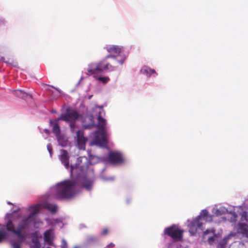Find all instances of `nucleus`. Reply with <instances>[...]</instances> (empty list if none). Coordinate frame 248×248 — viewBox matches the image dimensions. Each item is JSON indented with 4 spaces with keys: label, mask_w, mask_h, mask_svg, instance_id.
<instances>
[{
    "label": "nucleus",
    "mask_w": 248,
    "mask_h": 248,
    "mask_svg": "<svg viewBox=\"0 0 248 248\" xmlns=\"http://www.w3.org/2000/svg\"><path fill=\"white\" fill-rule=\"evenodd\" d=\"M105 59L96 62H92L88 64L87 72L88 76L104 72H111L116 70L117 67L108 62Z\"/></svg>",
    "instance_id": "39448f33"
},
{
    "label": "nucleus",
    "mask_w": 248,
    "mask_h": 248,
    "mask_svg": "<svg viewBox=\"0 0 248 248\" xmlns=\"http://www.w3.org/2000/svg\"><path fill=\"white\" fill-rule=\"evenodd\" d=\"M44 131L47 135H49L50 133V131L46 129H45Z\"/></svg>",
    "instance_id": "72a5a7b5"
},
{
    "label": "nucleus",
    "mask_w": 248,
    "mask_h": 248,
    "mask_svg": "<svg viewBox=\"0 0 248 248\" xmlns=\"http://www.w3.org/2000/svg\"><path fill=\"white\" fill-rule=\"evenodd\" d=\"M203 234L204 238H205L207 235L210 234V235L208 237V241L210 245H212L216 238L218 237L217 235L215 233V230L213 229H207L203 232Z\"/></svg>",
    "instance_id": "f8f14e48"
},
{
    "label": "nucleus",
    "mask_w": 248,
    "mask_h": 248,
    "mask_svg": "<svg viewBox=\"0 0 248 248\" xmlns=\"http://www.w3.org/2000/svg\"><path fill=\"white\" fill-rule=\"evenodd\" d=\"M131 198H129V197H128L126 198V202L127 204H129L130 203V202H131Z\"/></svg>",
    "instance_id": "473e14b6"
},
{
    "label": "nucleus",
    "mask_w": 248,
    "mask_h": 248,
    "mask_svg": "<svg viewBox=\"0 0 248 248\" xmlns=\"http://www.w3.org/2000/svg\"><path fill=\"white\" fill-rule=\"evenodd\" d=\"M108 232V230L107 229H104L102 231L101 234L102 235H106Z\"/></svg>",
    "instance_id": "7c9ffc66"
},
{
    "label": "nucleus",
    "mask_w": 248,
    "mask_h": 248,
    "mask_svg": "<svg viewBox=\"0 0 248 248\" xmlns=\"http://www.w3.org/2000/svg\"><path fill=\"white\" fill-rule=\"evenodd\" d=\"M99 240V237L95 235H89L86 237V242L88 243H96Z\"/></svg>",
    "instance_id": "4be33fe9"
},
{
    "label": "nucleus",
    "mask_w": 248,
    "mask_h": 248,
    "mask_svg": "<svg viewBox=\"0 0 248 248\" xmlns=\"http://www.w3.org/2000/svg\"><path fill=\"white\" fill-rule=\"evenodd\" d=\"M115 246L114 244L112 243H109L108 245L105 248H111L114 247Z\"/></svg>",
    "instance_id": "2f4dec72"
},
{
    "label": "nucleus",
    "mask_w": 248,
    "mask_h": 248,
    "mask_svg": "<svg viewBox=\"0 0 248 248\" xmlns=\"http://www.w3.org/2000/svg\"><path fill=\"white\" fill-rule=\"evenodd\" d=\"M4 58L3 57H0V61H3Z\"/></svg>",
    "instance_id": "4c0bfd02"
},
{
    "label": "nucleus",
    "mask_w": 248,
    "mask_h": 248,
    "mask_svg": "<svg viewBox=\"0 0 248 248\" xmlns=\"http://www.w3.org/2000/svg\"><path fill=\"white\" fill-rule=\"evenodd\" d=\"M19 210V208H18L17 210H14L12 212V214H15L17 213Z\"/></svg>",
    "instance_id": "f704fd0d"
},
{
    "label": "nucleus",
    "mask_w": 248,
    "mask_h": 248,
    "mask_svg": "<svg viewBox=\"0 0 248 248\" xmlns=\"http://www.w3.org/2000/svg\"><path fill=\"white\" fill-rule=\"evenodd\" d=\"M60 152V159L65 168L68 169L69 167V156L68 153L67 151L63 149L61 150Z\"/></svg>",
    "instance_id": "9b49d317"
},
{
    "label": "nucleus",
    "mask_w": 248,
    "mask_h": 248,
    "mask_svg": "<svg viewBox=\"0 0 248 248\" xmlns=\"http://www.w3.org/2000/svg\"><path fill=\"white\" fill-rule=\"evenodd\" d=\"M95 124L94 121V117L93 115H87L83 124L82 126L84 129H90L95 127Z\"/></svg>",
    "instance_id": "9d476101"
},
{
    "label": "nucleus",
    "mask_w": 248,
    "mask_h": 248,
    "mask_svg": "<svg viewBox=\"0 0 248 248\" xmlns=\"http://www.w3.org/2000/svg\"><path fill=\"white\" fill-rule=\"evenodd\" d=\"M47 149L49 153L50 156L52 157V148L50 143L47 145Z\"/></svg>",
    "instance_id": "cd10ccee"
},
{
    "label": "nucleus",
    "mask_w": 248,
    "mask_h": 248,
    "mask_svg": "<svg viewBox=\"0 0 248 248\" xmlns=\"http://www.w3.org/2000/svg\"><path fill=\"white\" fill-rule=\"evenodd\" d=\"M58 140L59 142L60 143V140L58 139Z\"/></svg>",
    "instance_id": "37998d69"
},
{
    "label": "nucleus",
    "mask_w": 248,
    "mask_h": 248,
    "mask_svg": "<svg viewBox=\"0 0 248 248\" xmlns=\"http://www.w3.org/2000/svg\"><path fill=\"white\" fill-rule=\"evenodd\" d=\"M41 208L47 209L52 213H54L57 210V206L53 203L44 202L42 203H39L29 207L30 214L26 217L23 218L18 223L16 227L12 220L10 218L11 214L7 213L6 218L7 221L5 225L0 224V243L5 239L8 236L6 232H11L16 235L20 240L24 241L26 239L27 235L23 231L28 229L31 224L35 222V216L39 213Z\"/></svg>",
    "instance_id": "f03ea898"
},
{
    "label": "nucleus",
    "mask_w": 248,
    "mask_h": 248,
    "mask_svg": "<svg viewBox=\"0 0 248 248\" xmlns=\"http://www.w3.org/2000/svg\"><path fill=\"white\" fill-rule=\"evenodd\" d=\"M13 248H21V244L18 242H14L11 244Z\"/></svg>",
    "instance_id": "c85d7f7f"
},
{
    "label": "nucleus",
    "mask_w": 248,
    "mask_h": 248,
    "mask_svg": "<svg viewBox=\"0 0 248 248\" xmlns=\"http://www.w3.org/2000/svg\"><path fill=\"white\" fill-rule=\"evenodd\" d=\"M83 77H81L80 78V80H79V81H78V83H77V85H78L80 84V83L81 81L82 80V79H83Z\"/></svg>",
    "instance_id": "c9c22d12"
},
{
    "label": "nucleus",
    "mask_w": 248,
    "mask_h": 248,
    "mask_svg": "<svg viewBox=\"0 0 248 248\" xmlns=\"http://www.w3.org/2000/svg\"><path fill=\"white\" fill-rule=\"evenodd\" d=\"M237 208V207H232L228 212V213L231 215V217L228 218V220L233 224H235L237 221L238 214L235 212V210Z\"/></svg>",
    "instance_id": "a211bd4d"
},
{
    "label": "nucleus",
    "mask_w": 248,
    "mask_h": 248,
    "mask_svg": "<svg viewBox=\"0 0 248 248\" xmlns=\"http://www.w3.org/2000/svg\"><path fill=\"white\" fill-rule=\"evenodd\" d=\"M7 203H8V204H12V203H11L10 202H8Z\"/></svg>",
    "instance_id": "ea45409f"
},
{
    "label": "nucleus",
    "mask_w": 248,
    "mask_h": 248,
    "mask_svg": "<svg viewBox=\"0 0 248 248\" xmlns=\"http://www.w3.org/2000/svg\"><path fill=\"white\" fill-rule=\"evenodd\" d=\"M0 57H2L1 56H0Z\"/></svg>",
    "instance_id": "de8ad7c7"
},
{
    "label": "nucleus",
    "mask_w": 248,
    "mask_h": 248,
    "mask_svg": "<svg viewBox=\"0 0 248 248\" xmlns=\"http://www.w3.org/2000/svg\"><path fill=\"white\" fill-rule=\"evenodd\" d=\"M21 98L22 99H24V100H27L28 99H31L32 95L31 94L28 93L24 92V91H23L22 95V97Z\"/></svg>",
    "instance_id": "393cba45"
},
{
    "label": "nucleus",
    "mask_w": 248,
    "mask_h": 248,
    "mask_svg": "<svg viewBox=\"0 0 248 248\" xmlns=\"http://www.w3.org/2000/svg\"><path fill=\"white\" fill-rule=\"evenodd\" d=\"M89 159L86 156L77 158V163L70 166L71 175L78 170L76 177L72 180H66L51 187L50 193L59 200L71 198L75 196L81 188L91 190L93 186L94 177L93 169L90 165L105 162V157H99L91 154L88 151Z\"/></svg>",
    "instance_id": "f257e3e1"
},
{
    "label": "nucleus",
    "mask_w": 248,
    "mask_h": 248,
    "mask_svg": "<svg viewBox=\"0 0 248 248\" xmlns=\"http://www.w3.org/2000/svg\"><path fill=\"white\" fill-rule=\"evenodd\" d=\"M61 248H67V243L66 240L64 239H62V244L61 246Z\"/></svg>",
    "instance_id": "c756f323"
},
{
    "label": "nucleus",
    "mask_w": 248,
    "mask_h": 248,
    "mask_svg": "<svg viewBox=\"0 0 248 248\" xmlns=\"http://www.w3.org/2000/svg\"><path fill=\"white\" fill-rule=\"evenodd\" d=\"M232 236L231 234H229L221 240L217 245V248H226V245L228 240Z\"/></svg>",
    "instance_id": "412c9836"
},
{
    "label": "nucleus",
    "mask_w": 248,
    "mask_h": 248,
    "mask_svg": "<svg viewBox=\"0 0 248 248\" xmlns=\"http://www.w3.org/2000/svg\"><path fill=\"white\" fill-rule=\"evenodd\" d=\"M105 169H103L102 170V172L100 174V178L104 181H113L114 180V177L113 176L110 177H105L103 176V172L105 170Z\"/></svg>",
    "instance_id": "b1692460"
},
{
    "label": "nucleus",
    "mask_w": 248,
    "mask_h": 248,
    "mask_svg": "<svg viewBox=\"0 0 248 248\" xmlns=\"http://www.w3.org/2000/svg\"><path fill=\"white\" fill-rule=\"evenodd\" d=\"M22 93H23V90H15L13 91V94L19 97V98H21L22 97Z\"/></svg>",
    "instance_id": "bb28decb"
},
{
    "label": "nucleus",
    "mask_w": 248,
    "mask_h": 248,
    "mask_svg": "<svg viewBox=\"0 0 248 248\" xmlns=\"http://www.w3.org/2000/svg\"><path fill=\"white\" fill-rule=\"evenodd\" d=\"M46 248H51L50 247H47Z\"/></svg>",
    "instance_id": "49530a36"
},
{
    "label": "nucleus",
    "mask_w": 248,
    "mask_h": 248,
    "mask_svg": "<svg viewBox=\"0 0 248 248\" xmlns=\"http://www.w3.org/2000/svg\"><path fill=\"white\" fill-rule=\"evenodd\" d=\"M80 116L81 115L76 109L69 107L59 117L54 120H50L49 124L52 126V132L58 137L61 133V129L58 122L59 121H64L68 124L71 132L72 133H76L78 148L80 150H85L87 140L84 136L82 130H78L76 131V129L77 128V121Z\"/></svg>",
    "instance_id": "7ed1b4c3"
},
{
    "label": "nucleus",
    "mask_w": 248,
    "mask_h": 248,
    "mask_svg": "<svg viewBox=\"0 0 248 248\" xmlns=\"http://www.w3.org/2000/svg\"><path fill=\"white\" fill-rule=\"evenodd\" d=\"M51 112L52 113H56V110H52Z\"/></svg>",
    "instance_id": "e433bc0d"
},
{
    "label": "nucleus",
    "mask_w": 248,
    "mask_h": 248,
    "mask_svg": "<svg viewBox=\"0 0 248 248\" xmlns=\"http://www.w3.org/2000/svg\"><path fill=\"white\" fill-rule=\"evenodd\" d=\"M239 214L241 216V220L242 221H248L247 212L246 211H243L242 212L239 213Z\"/></svg>",
    "instance_id": "a878e982"
},
{
    "label": "nucleus",
    "mask_w": 248,
    "mask_h": 248,
    "mask_svg": "<svg viewBox=\"0 0 248 248\" xmlns=\"http://www.w3.org/2000/svg\"><path fill=\"white\" fill-rule=\"evenodd\" d=\"M74 248H78V247H77V246H75V247H74Z\"/></svg>",
    "instance_id": "79ce46f5"
},
{
    "label": "nucleus",
    "mask_w": 248,
    "mask_h": 248,
    "mask_svg": "<svg viewBox=\"0 0 248 248\" xmlns=\"http://www.w3.org/2000/svg\"><path fill=\"white\" fill-rule=\"evenodd\" d=\"M92 96H90L89 98L90 99L91 98Z\"/></svg>",
    "instance_id": "c03bdc74"
},
{
    "label": "nucleus",
    "mask_w": 248,
    "mask_h": 248,
    "mask_svg": "<svg viewBox=\"0 0 248 248\" xmlns=\"http://www.w3.org/2000/svg\"><path fill=\"white\" fill-rule=\"evenodd\" d=\"M237 232L243 236H248V225L245 223H239L237 225Z\"/></svg>",
    "instance_id": "2eb2a0df"
},
{
    "label": "nucleus",
    "mask_w": 248,
    "mask_h": 248,
    "mask_svg": "<svg viewBox=\"0 0 248 248\" xmlns=\"http://www.w3.org/2000/svg\"><path fill=\"white\" fill-rule=\"evenodd\" d=\"M140 72L142 74L145 75L147 77H150L153 74L156 75L155 71L151 69L147 66H143L140 69Z\"/></svg>",
    "instance_id": "6ab92c4d"
},
{
    "label": "nucleus",
    "mask_w": 248,
    "mask_h": 248,
    "mask_svg": "<svg viewBox=\"0 0 248 248\" xmlns=\"http://www.w3.org/2000/svg\"><path fill=\"white\" fill-rule=\"evenodd\" d=\"M198 218L201 221L202 219L206 222H211L212 220V216L208 214L207 210H202L200 215L198 216Z\"/></svg>",
    "instance_id": "dca6fc26"
},
{
    "label": "nucleus",
    "mask_w": 248,
    "mask_h": 248,
    "mask_svg": "<svg viewBox=\"0 0 248 248\" xmlns=\"http://www.w3.org/2000/svg\"><path fill=\"white\" fill-rule=\"evenodd\" d=\"M56 90H57L59 93H61V90H60L59 89H57V88H55Z\"/></svg>",
    "instance_id": "58836bf2"
},
{
    "label": "nucleus",
    "mask_w": 248,
    "mask_h": 248,
    "mask_svg": "<svg viewBox=\"0 0 248 248\" xmlns=\"http://www.w3.org/2000/svg\"><path fill=\"white\" fill-rule=\"evenodd\" d=\"M188 227L192 235H194L198 230L202 231L203 229L202 223L198 218V217L188 224Z\"/></svg>",
    "instance_id": "1a4fd4ad"
},
{
    "label": "nucleus",
    "mask_w": 248,
    "mask_h": 248,
    "mask_svg": "<svg viewBox=\"0 0 248 248\" xmlns=\"http://www.w3.org/2000/svg\"><path fill=\"white\" fill-rule=\"evenodd\" d=\"M61 145H62V146H64V144H61Z\"/></svg>",
    "instance_id": "a18cd8bd"
},
{
    "label": "nucleus",
    "mask_w": 248,
    "mask_h": 248,
    "mask_svg": "<svg viewBox=\"0 0 248 248\" xmlns=\"http://www.w3.org/2000/svg\"><path fill=\"white\" fill-rule=\"evenodd\" d=\"M44 235L45 241L49 245H52L54 236V230L51 229L47 230L45 231Z\"/></svg>",
    "instance_id": "4468645a"
},
{
    "label": "nucleus",
    "mask_w": 248,
    "mask_h": 248,
    "mask_svg": "<svg viewBox=\"0 0 248 248\" xmlns=\"http://www.w3.org/2000/svg\"><path fill=\"white\" fill-rule=\"evenodd\" d=\"M232 207L230 206L228 208L223 206H220L219 207H214L212 209V213L217 216H220L228 213Z\"/></svg>",
    "instance_id": "ddd939ff"
},
{
    "label": "nucleus",
    "mask_w": 248,
    "mask_h": 248,
    "mask_svg": "<svg viewBox=\"0 0 248 248\" xmlns=\"http://www.w3.org/2000/svg\"><path fill=\"white\" fill-rule=\"evenodd\" d=\"M40 243L38 238L37 232H35L31 235V240L30 244L31 248H40Z\"/></svg>",
    "instance_id": "f3484780"
},
{
    "label": "nucleus",
    "mask_w": 248,
    "mask_h": 248,
    "mask_svg": "<svg viewBox=\"0 0 248 248\" xmlns=\"http://www.w3.org/2000/svg\"><path fill=\"white\" fill-rule=\"evenodd\" d=\"M99 108H100V109H102V107L101 106V107H99Z\"/></svg>",
    "instance_id": "a19ab883"
},
{
    "label": "nucleus",
    "mask_w": 248,
    "mask_h": 248,
    "mask_svg": "<svg viewBox=\"0 0 248 248\" xmlns=\"http://www.w3.org/2000/svg\"><path fill=\"white\" fill-rule=\"evenodd\" d=\"M108 159L110 163L115 165L121 164L124 161L123 154L118 151H110Z\"/></svg>",
    "instance_id": "6e6552de"
},
{
    "label": "nucleus",
    "mask_w": 248,
    "mask_h": 248,
    "mask_svg": "<svg viewBox=\"0 0 248 248\" xmlns=\"http://www.w3.org/2000/svg\"><path fill=\"white\" fill-rule=\"evenodd\" d=\"M46 221L50 225L52 226L58 225L60 228H62L64 225L62 219L60 218H56L52 220L47 219Z\"/></svg>",
    "instance_id": "aec40b11"
},
{
    "label": "nucleus",
    "mask_w": 248,
    "mask_h": 248,
    "mask_svg": "<svg viewBox=\"0 0 248 248\" xmlns=\"http://www.w3.org/2000/svg\"><path fill=\"white\" fill-rule=\"evenodd\" d=\"M98 127L99 130L93 133V139L90 142L91 145H96L101 147H105L107 144V124L105 119L100 115L98 116Z\"/></svg>",
    "instance_id": "20e7f679"
},
{
    "label": "nucleus",
    "mask_w": 248,
    "mask_h": 248,
    "mask_svg": "<svg viewBox=\"0 0 248 248\" xmlns=\"http://www.w3.org/2000/svg\"><path fill=\"white\" fill-rule=\"evenodd\" d=\"M105 48L108 52L116 54L108 55L106 56V59L111 58L115 59L120 64L123 65L124 64L126 57L125 55L122 54L124 49L123 46L117 45H107Z\"/></svg>",
    "instance_id": "0eeeda50"
},
{
    "label": "nucleus",
    "mask_w": 248,
    "mask_h": 248,
    "mask_svg": "<svg viewBox=\"0 0 248 248\" xmlns=\"http://www.w3.org/2000/svg\"><path fill=\"white\" fill-rule=\"evenodd\" d=\"M183 233V231L176 225L165 228L163 235H168L171 238L170 242L167 243L166 248H178L176 241L182 238Z\"/></svg>",
    "instance_id": "423d86ee"
},
{
    "label": "nucleus",
    "mask_w": 248,
    "mask_h": 248,
    "mask_svg": "<svg viewBox=\"0 0 248 248\" xmlns=\"http://www.w3.org/2000/svg\"><path fill=\"white\" fill-rule=\"evenodd\" d=\"M94 78L98 81H99L104 84L107 83L110 80L109 78L107 76L101 77V76H94Z\"/></svg>",
    "instance_id": "5701e85b"
}]
</instances>
